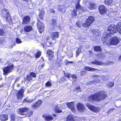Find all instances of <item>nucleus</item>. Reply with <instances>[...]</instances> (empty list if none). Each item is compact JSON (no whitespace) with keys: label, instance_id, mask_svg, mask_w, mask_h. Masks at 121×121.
Instances as JSON below:
<instances>
[{"label":"nucleus","instance_id":"nucleus-45","mask_svg":"<svg viewBox=\"0 0 121 121\" xmlns=\"http://www.w3.org/2000/svg\"><path fill=\"white\" fill-rule=\"evenodd\" d=\"M26 80L30 82L32 79V78L31 76L29 75H27L26 78Z\"/></svg>","mask_w":121,"mask_h":121},{"label":"nucleus","instance_id":"nucleus-37","mask_svg":"<svg viewBox=\"0 0 121 121\" xmlns=\"http://www.w3.org/2000/svg\"><path fill=\"white\" fill-rule=\"evenodd\" d=\"M33 114V111H32L30 112H27L26 115L28 117H29L31 116Z\"/></svg>","mask_w":121,"mask_h":121},{"label":"nucleus","instance_id":"nucleus-54","mask_svg":"<svg viewBox=\"0 0 121 121\" xmlns=\"http://www.w3.org/2000/svg\"><path fill=\"white\" fill-rule=\"evenodd\" d=\"M45 66V64L44 63H43L41 66H39V68L40 69H42Z\"/></svg>","mask_w":121,"mask_h":121},{"label":"nucleus","instance_id":"nucleus-39","mask_svg":"<svg viewBox=\"0 0 121 121\" xmlns=\"http://www.w3.org/2000/svg\"><path fill=\"white\" fill-rule=\"evenodd\" d=\"M64 74L65 75V77H66L68 78H70L71 76V74L70 73H65V72H64Z\"/></svg>","mask_w":121,"mask_h":121},{"label":"nucleus","instance_id":"nucleus-8","mask_svg":"<svg viewBox=\"0 0 121 121\" xmlns=\"http://www.w3.org/2000/svg\"><path fill=\"white\" fill-rule=\"evenodd\" d=\"M29 109L28 107H25L19 108L18 109L17 112L21 115H24Z\"/></svg>","mask_w":121,"mask_h":121},{"label":"nucleus","instance_id":"nucleus-46","mask_svg":"<svg viewBox=\"0 0 121 121\" xmlns=\"http://www.w3.org/2000/svg\"><path fill=\"white\" fill-rule=\"evenodd\" d=\"M91 63L94 64H96L97 65H98V61H97L95 60H94L93 61H91Z\"/></svg>","mask_w":121,"mask_h":121},{"label":"nucleus","instance_id":"nucleus-44","mask_svg":"<svg viewBox=\"0 0 121 121\" xmlns=\"http://www.w3.org/2000/svg\"><path fill=\"white\" fill-rule=\"evenodd\" d=\"M4 34V31L3 29H0V36H3Z\"/></svg>","mask_w":121,"mask_h":121},{"label":"nucleus","instance_id":"nucleus-64","mask_svg":"<svg viewBox=\"0 0 121 121\" xmlns=\"http://www.w3.org/2000/svg\"><path fill=\"white\" fill-rule=\"evenodd\" d=\"M89 53L90 54H91L92 53V52L91 51H89Z\"/></svg>","mask_w":121,"mask_h":121},{"label":"nucleus","instance_id":"nucleus-50","mask_svg":"<svg viewBox=\"0 0 121 121\" xmlns=\"http://www.w3.org/2000/svg\"><path fill=\"white\" fill-rule=\"evenodd\" d=\"M71 77L72 78L74 79H76L77 78V76L74 74H72L71 75Z\"/></svg>","mask_w":121,"mask_h":121},{"label":"nucleus","instance_id":"nucleus-56","mask_svg":"<svg viewBox=\"0 0 121 121\" xmlns=\"http://www.w3.org/2000/svg\"><path fill=\"white\" fill-rule=\"evenodd\" d=\"M67 60V63H73V61H71L69 62L68 60Z\"/></svg>","mask_w":121,"mask_h":121},{"label":"nucleus","instance_id":"nucleus-55","mask_svg":"<svg viewBox=\"0 0 121 121\" xmlns=\"http://www.w3.org/2000/svg\"><path fill=\"white\" fill-rule=\"evenodd\" d=\"M115 109L114 108H112L110 110H109L108 111V112L109 113H110V112H112V111L114 110Z\"/></svg>","mask_w":121,"mask_h":121},{"label":"nucleus","instance_id":"nucleus-38","mask_svg":"<svg viewBox=\"0 0 121 121\" xmlns=\"http://www.w3.org/2000/svg\"><path fill=\"white\" fill-rule=\"evenodd\" d=\"M105 3L107 5H110L112 2V1L111 0H105L104 1Z\"/></svg>","mask_w":121,"mask_h":121},{"label":"nucleus","instance_id":"nucleus-27","mask_svg":"<svg viewBox=\"0 0 121 121\" xmlns=\"http://www.w3.org/2000/svg\"><path fill=\"white\" fill-rule=\"evenodd\" d=\"M85 70L90 71H95L96 69L93 68L91 67L86 66L84 68Z\"/></svg>","mask_w":121,"mask_h":121},{"label":"nucleus","instance_id":"nucleus-11","mask_svg":"<svg viewBox=\"0 0 121 121\" xmlns=\"http://www.w3.org/2000/svg\"><path fill=\"white\" fill-rule=\"evenodd\" d=\"M120 38L117 37H113L111 39L110 43V44L113 45H117L119 42Z\"/></svg>","mask_w":121,"mask_h":121},{"label":"nucleus","instance_id":"nucleus-6","mask_svg":"<svg viewBox=\"0 0 121 121\" xmlns=\"http://www.w3.org/2000/svg\"><path fill=\"white\" fill-rule=\"evenodd\" d=\"M88 100L89 101L91 102L95 101H98V93H95L90 95L88 96Z\"/></svg>","mask_w":121,"mask_h":121},{"label":"nucleus","instance_id":"nucleus-26","mask_svg":"<svg viewBox=\"0 0 121 121\" xmlns=\"http://www.w3.org/2000/svg\"><path fill=\"white\" fill-rule=\"evenodd\" d=\"M54 109L55 112L56 113H60L62 112V111L60 109V108L57 105L55 106Z\"/></svg>","mask_w":121,"mask_h":121},{"label":"nucleus","instance_id":"nucleus-58","mask_svg":"<svg viewBox=\"0 0 121 121\" xmlns=\"http://www.w3.org/2000/svg\"><path fill=\"white\" fill-rule=\"evenodd\" d=\"M99 52H100L101 51V49L100 47L99 46Z\"/></svg>","mask_w":121,"mask_h":121},{"label":"nucleus","instance_id":"nucleus-61","mask_svg":"<svg viewBox=\"0 0 121 121\" xmlns=\"http://www.w3.org/2000/svg\"><path fill=\"white\" fill-rule=\"evenodd\" d=\"M52 116L54 117H56V115L55 114H52Z\"/></svg>","mask_w":121,"mask_h":121},{"label":"nucleus","instance_id":"nucleus-33","mask_svg":"<svg viewBox=\"0 0 121 121\" xmlns=\"http://www.w3.org/2000/svg\"><path fill=\"white\" fill-rule=\"evenodd\" d=\"M16 115L14 114H11L10 116L11 120L13 121H15L16 119Z\"/></svg>","mask_w":121,"mask_h":121},{"label":"nucleus","instance_id":"nucleus-53","mask_svg":"<svg viewBox=\"0 0 121 121\" xmlns=\"http://www.w3.org/2000/svg\"><path fill=\"white\" fill-rule=\"evenodd\" d=\"M99 57H101V58L104 57V55L103 53H101L99 54Z\"/></svg>","mask_w":121,"mask_h":121},{"label":"nucleus","instance_id":"nucleus-49","mask_svg":"<svg viewBox=\"0 0 121 121\" xmlns=\"http://www.w3.org/2000/svg\"><path fill=\"white\" fill-rule=\"evenodd\" d=\"M94 50L97 52H98V46L94 47Z\"/></svg>","mask_w":121,"mask_h":121},{"label":"nucleus","instance_id":"nucleus-59","mask_svg":"<svg viewBox=\"0 0 121 121\" xmlns=\"http://www.w3.org/2000/svg\"><path fill=\"white\" fill-rule=\"evenodd\" d=\"M51 11L52 13H54L55 12V11L53 9H52L51 10Z\"/></svg>","mask_w":121,"mask_h":121},{"label":"nucleus","instance_id":"nucleus-36","mask_svg":"<svg viewBox=\"0 0 121 121\" xmlns=\"http://www.w3.org/2000/svg\"><path fill=\"white\" fill-rule=\"evenodd\" d=\"M81 52V49L78 48L77 51L76 52V56H78Z\"/></svg>","mask_w":121,"mask_h":121},{"label":"nucleus","instance_id":"nucleus-17","mask_svg":"<svg viewBox=\"0 0 121 121\" xmlns=\"http://www.w3.org/2000/svg\"><path fill=\"white\" fill-rule=\"evenodd\" d=\"M68 108L71 109V110L73 113L76 112L75 108L74 107L73 104L72 102H68L66 104Z\"/></svg>","mask_w":121,"mask_h":121},{"label":"nucleus","instance_id":"nucleus-42","mask_svg":"<svg viewBox=\"0 0 121 121\" xmlns=\"http://www.w3.org/2000/svg\"><path fill=\"white\" fill-rule=\"evenodd\" d=\"M114 83L113 82H109L107 84V87H112L114 85Z\"/></svg>","mask_w":121,"mask_h":121},{"label":"nucleus","instance_id":"nucleus-2","mask_svg":"<svg viewBox=\"0 0 121 121\" xmlns=\"http://www.w3.org/2000/svg\"><path fill=\"white\" fill-rule=\"evenodd\" d=\"M1 16L3 19H5L6 21L10 22L12 20L9 10L7 9L4 8L1 12Z\"/></svg>","mask_w":121,"mask_h":121},{"label":"nucleus","instance_id":"nucleus-60","mask_svg":"<svg viewBox=\"0 0 121 121\" xmlns=\"http://www.w3.org/2000/svg\"><path fill=\"white\" fill-rule=\"evenodd\" d=\"M20 84L19 83L17 85V87H18L20 86Z\"/></svg>","mask_w":121,"mask_h":121},{"label":"nucleus","instance_id":"nucleus-34","mask_svg":"<svg viewBox=\"0 0 121 121\" xmlns=\"http://www.w3.org/2000/svg\"><path fill=\"white\" fill-rule=\"evenodd\" d=\"M41 54V52L40 51H38L36 53L35 55V57L36 58L39 57Z\"/></svg>","mask_w":121,"mask_h":121},{"label":"nucleus","instance_id":"nucleus-43","mask_svg":"<svg viewBox=\"0 0 121 121\" xmlns=\"http://www.w3.org/2000/svg\"><path fill=\"white\" fill-rule=\"evenodd\" d=\"M72 16L74 17L77 16V11L76 10L73 11V13H71Z\"/></svg>","mask_w":121,"mask_h":121},{"label":"nucleus","instance_id":"nucleus-41","mask_svg":"<svg viewBox=\"0 0 121 121\" xmlns=\"http://www.w3.org/2000/svg\"><path fill=\"white\" fill-rule=\"evenodd\" d=\"M30 76L32 77L36 78V73L34 72H31L30 73Z\"/></svg>","mask_w":121,"mask_h":121},{"label":"nucleus","instance_id":"nucleus-10","mask_svg":"<svg viewBox=\"0 0 121 121\" xmlns=\"http://www.w3.org/2000/svg\"><path fill=\"white\" fill-rule=\"evenodd\" d=\"M24 90L23 89H21L18 91L16 94L17 99H22L24 96Z\"/></svg>","mask_w":121,"mask_h":121},{"label":"nucleus","instance_id":"nucleus-12","mask_svg":"<svg viewBox=\"0 0 121 121\" xmlns=\"http://www.w3.org/2000/svg\"><path fill=\"white\" fill-rule=\"evenodd\" d=\"M107 97V94L104 91L99 92V101L104 99Z\"/></svg>","mask_w":121,"mask_h":121},{"label":"nucleus","instance_id":"nucleus-24","mask_svg":"<svg viewBox=\"0 0 121 121\" xmlns=\"http://www.w3.org/2000/svg\"><path fill=\"white\" fill-rule=\"evenodd\" d=\"M86 106L88 108L91 110L95 112H97L98 109L97 108L93 105H89V104L87 105Z\"/></svg>","mask_w":121,"mask_h":121},{"label":"nucleus","instance_id":"nucleus-3","mask_svg":"<svg viewBox=\"0 0 121 121\" xmlns=\"http://www.w3.org/2000/svg\"><path fill=\"white\" fill-rule=\"evenodd\" d=\"M94 17L92 16H90L86 19L84 23L82 24L83 27L87 28L89 26L95 21Z\"/></svg>","mask_w":121,"mask_h":121},{"label":"nucleus","instance_id":"nucleus-4","mask_svg":"<svg viewBox=\"0 0 121 121\" xmlns=\"http://www.w3.org/2000/svg\"><path fill=\"white\" fill-rule=\"evenodd\" d=\"M54 53L50 49L47 50L46 51L47 56L48 60L50 62H52L54 60Z\"/></svg>","mask_w":121,"mask_h":121},{"label":"nucleus","instance_id":"nucleus-40","mask_svg":"<svg viewBox=\"0 0 121 121\" xmlns=\"http://www.w3.org/2000/svg\"><path fill=\"white\" fill-rule=\"evenodd\" d=\"M45 85L46 87L51 86H52V84L50 81H48L46 83Z\"/></svg>","mask_w":121,"mask_h":121},{"label":"nucleus","instance_id":"nucleus-20","mask_svg":"<svg viewBox=\"0 0 121 121\" xmlns=\"http://www.w3.org/2000/svg\"><path fill=\"white\" fill-rule=\"evenodd\" d=\"M87 2L89 6H88L86 5V6L87 7H88V8L92 10L96 9V6L95 4L93 3L91 1Z\"/></svg>","mask_w":121,"mask_h":121},{"label":"nucleus","instance_id":"nucleus-1","mask_svg":"<svg viewBox=\"0 0 121 121\" xmlns=\"http://www.w3.org/2000/svg\"><path fill=\"white\" fill-rule=\"evenodd\" d=\"M7 63L9 64L8 65L3 68V74L4 75H6L8 73L12 72L15 68V67L13 64L9 63L7 61Z\"/></svg>","mask_w":121,"mask_h":121},{"label":"nucleus","instance_id":"nucleus-31","mask_svg":"<svg viewBox=\"0 0 121 121\" xmlns=\"http://www.w3.org/2000/svg\"><path fill=\"white\" fill-rule=\"evenodd\" d=\"M111 35L109 34H107L106 33H104L102 36V39L104 40L105 39V40L107 39V38H108Z\"/></svg>","mask_w":121,"mask_h":121},{"label":"nucleus","instance_id":"nucleus-13","mask_svg":"<svg viewBox=\"0 0 121 121\" xmlns=\"http://www.w3.org/2000/svg\"><path fill=\"white\" fill-rule=\"evenodd\" d=\"M77 107L78 110L82 112H84L86 110L84 105L80 103H79L77 104Z\"/></svg>","mask_w":121,"mask_h":121},{"label":"nucleus","instance_id":"nucleus-30","mask_svg":"<svg viewBox=\"0 0 121 121\" xmlns=\"http://www.w3.org/2000/svg\"><path fill=\"white\" fill-rule=\"evenodd\" d=\"M117 30L119 33L121 34V22L117 23Z\"/></svg>","mask_w":121,"mask_h":121},{"label":"nucleus","instance_id":"nucleus-52","mask_svg":"<svg viewBox=\"0 0 121 121\" xmlns=\"http://www.w3.org/2000/svg\"><path fill=\"white\" fill-rule=\"evenodd\" d=\"M81 23L80 22H76V24L78 27H80L81 26Z\"/></svg>","mask_w":121,"mask_h":121},{"label":"nucleus","instance_id":"nucleus-22","mask_svg":"<svg viewBox=\"0 0 121 121\" xmlns=\"http://www.w3.org/2000/svg\"><path fill=\"white\" fill-rule=\"evenodd\" d=\"M24 31L26 32H28L33 30V28L30 25H27L25 26L24 28Z\"/></svg>","mask_w":121,"mask_h":121},{"label":"nucleus","instance_id":"nucleus-32","mask_svg":"<svg viewBox=\"0 0 121 121\" xmlns=\"http://www.w3.org/2000/svg\"><path fill=\"white\" fill-rule=\"evenodd\" d=\"M99 78L100 79V80H103V81H105L106 80H108L109 79L108 78H107L106 76H99ZM99 81H100V80L99 81V83L100 82Z\"/></svg>","mask_w":121,"mask_h":121},{"label":"nucleus","instance_id":"nucleus-63","mask_svg":"<svg viewBox=\"0 0 121 121\" xmlns=\"http://www.w3.org/2000/svg\"><path fill=\"white\" fill-rule=\"evenodd\" d=\"M49 38H50L49 37H48L47 38V40H48L49 39Z\"/></svg>","mask_w":121,"mask_h":121},{"label":"nucleus","instance_id":"nucleus-7","mask_svg":"<svg viewBox=\"0 0 121 121\" xmlns=\"http://www.w3.org/2000/svg\"><path fill=\"white\" fill-rule=\"evenodd\" d=\"M117 26L112 25L109 26L108 29V31L109 32L108 33L112 35L116 33L117 30Z\"/></svg>","mask_w":121,"mask_h":121},{"label":"nucleus","instance_id":"nucleus-19","mask_svg":"<svg viewBox=\"0 0 121 121\" xmlns=\"http://www.w3.org/2000/svg\"><path fill=\"white\" fill-rule=\"evenodd\" d=\"M42 117L45 120L47 121H51L53 119L52 116L48 115L46 114H44L42 115Z\"/></svg>","mask_w":121,"mask_h":121},{"label":"nucleus","instance_id":"nucleus-57","mask_svg":"<svg viewBox=\"0 0 121 121\" xmlns=\"http://www.w3.org/2000/svg\"><path fill=\"white\" fill-rule=\"evenodd\" d=\"M49 43L50 45L51 46H52L53 44V43L52 42H49Z\"/></svg>","mask_w":121,"mask_h":121},{"label":"nucleus","instance_id":"nucleus-48","mask_svg":"<svg viewBox=\"0 0 121 121\" xmlns=\"http://www.w3.org/2000/svg\"><path fill=\"white\" fill-rule=\"evenodd\" d=\"M16 42L18 44L22 42L18 38H16Z\"/></svg>","mask_w":121,"mask_h":121},{"label":"nucleus","instance_id":"nucleus-62","mask_svg":"<svg viewBox=\"0 0 121 121\" xmlns=\"http://www.w3.org/2000/svg\"><path fill=\"white\" fill-rule=\"evenodd\" d=\"M23 31V30H21L20 31L21 33V34L22 33V32Z\"/></svg>","mask_w":121,"mask_h":121},{"label":"nucleus","instance_id":"nucleus-51","mask_svg":"<svg viewBox=\"0 0 121 121\" xmlns=\"http://www.w3.org/2000/svg\"><path fill=\"white\" fill-rule=\"evenodd\" d=\"M55 65L57 68L59 67H60V63L59 62H57L56 63Z\"/></svg>","mask_w":121,"mask_h":121},{"label":"nucleus","instance_id":"nucleus-23","mask_svg":"<svg viewBox=\"0 0 121 121\" xmlns=\"http://www.w3.org/2000/svg\"><path fill=\"white\" fill-rule=\"evenodd\" d=\"M8 119V115L7 114H2L0 115V119L1 121L7 120Z\"/></svg>","mask_w":121,"mask_h":121},{"label":"nucleus","instance_id":"nucleus-28","mask_svg":"<svg viewBox=\"0 0 121 121\" xmlns=\"http://www.w3.org/2000/svg\"><path fill=\"white\" fill-rule=\"evenodd\" d=\"M44 12L43 11H41L38 15L39 18L42 20L44 19Z\"/></svg>","mask_w":121,"mask_h":121},{"label":"nucleus","instance_id":"nucleus-15","mask_svg":"<svg viewBox=\"0 0 121 121\" xmlns=\"http://www.w3.org/2000/svg\"><path fill=\"white\" fill-rule=\"evenodd\" d=\"M51 23H50V25L52 28L54 29L55 27H57V20L55 18H52L51 21Z\"/></svg>","mask_w":121,"mask_h":121},{"label":"nucleus","instance_id":"nucleus-14","mask_svg":"<svg viewBox=\"0 0 121 121\" xmlns=\"http://www.w3.org/2000/svg\"><path fill=\"white\" fill-rule=\"evenodd\" d=\"M42 103V100L39 99L34 104L32 105L31 107L33 109H36L40 106Z\"/></svg>","mask_w":121,"mask_h":121},{"label":"nucleus","instance_id":"nucleus-9","mask_svg":"<svg viewBox=\"0 0 121 121\" xmlns=\"http://www.w3.org/2000/svg\"><path fill=\"white\" fill-rule=\"evenodd\" d=\"M31 20L30 17L28 15L25 16L23 18L22 24L23 25H26L30 23Z\"/></svg>","mask_w":121,"mask_h":121},{"label":"nucleus","instance_id":"nucleus-35","mask_svg":"<svg viewBox=\"0 0 121 121\" xmlns=\"http://www.w3.org/2000/svg\"><path fill=\"white\" fill-rule=\"evenodd\" d=\"M33 100L31 99L30 100H27L26 99H24L23 101V103H30L32 102H33Z\"/></svg>","mask_w":121,"mask_h":121},{"label":"nucleus","instance_id":"nucleus-16","mask_svg":"<svg viewBox=\"0 0 121 121\" xmlns=\"http://www.w3.org/2000/svg\"><path fill=\"white\" fill-rule=\"evenodd\" d=\"M59 37V33L57 32L56 31L52 32L51 35V39L55 41H56L57 39Z\"/></svg>","mask_w":121,"mask_h":121},{"label":"nucleus","instance_id":"nucleus-21","mask_svg":"<svg viewBox=\"0 0 121 121\" xmlns=\"http://www.w3.org/2000/svg\"><path fill=\"white\" fill-rule=\"evenodd\" d=\"M75 8L76 9V11L77 10H81L82 11V12H84L85 11L84 9V7L80 6L79 2H78L76 4Z\"/></svg>","mask_w":121,"mask_h":121},{"label":"nucleus","instance_id":"nucleus-25","mask_svg":"<svg viewBox=\"0 0 121 121\" xmlns=\"http://www.w3.org/2000/svg\"><path fill=\"white\" fill-rule=\"evenodd\" d=\"M66 120L67 121H75L74 117L70 114L67 115L66 117Z\"/></svg>","mask_w":121,"mask_h":121},{"label":"nucleus","instance_id":"nucleus-29","mask_svg":"<svg viewBox=\"0 0 121 121\" xmlns=\"http://www.w3.org/2000/svg\"><path fill=\"white\" fill-rule=\"evenodd\" d=\"M111 64H112L113 63V62H110V61H108L106 63H104L102 62V61L99 62V65H110L111 64Z\"/></svg>","mask_w":121,"mask_h":121},{"label":"nucleus","instance_id":"nucleus-18","mask_svg":"<svg viewBox=\"0 0 121 121\" xmlns=\"http://www.w3.org/2000/svg\"><path fill=\"white\" fill-rule=\"evenodd\" d=\"M99 11L100 14H104L106 12V9L104 5H101L99 7Z\"/></svg>","mask_w":121,"mask_h":121},{"label":"nucleus","instance_id":"nucleus-5","mask_svg":"<svg viewBox=\"0 0 121 121\" xmlns=\"http://www.w3.org/2000/svg\"><path fill=\"white\" fill-rule=\"evenodd\" d=\"M37 29L40 33H41L43 32L44 30V26L39 19H37Z\"/></svg>","mask_w":121,"mask_h":121},{"label":"nucleus","instance_id":"nucleus-47","mask_svg":"<svg viewBox=\"0 0 121 121\" xmlns=\"http://www.w3.org/2000/svg\"><path fill=\"white\" fill-rule=\"evenodd\" d=\"M75 90L78 91L79 92H81L82 91L81 88L79 86H78L76 87L75 88Z\"/></svg>","mask_w":121,"mask_h":121}]
</instances>
